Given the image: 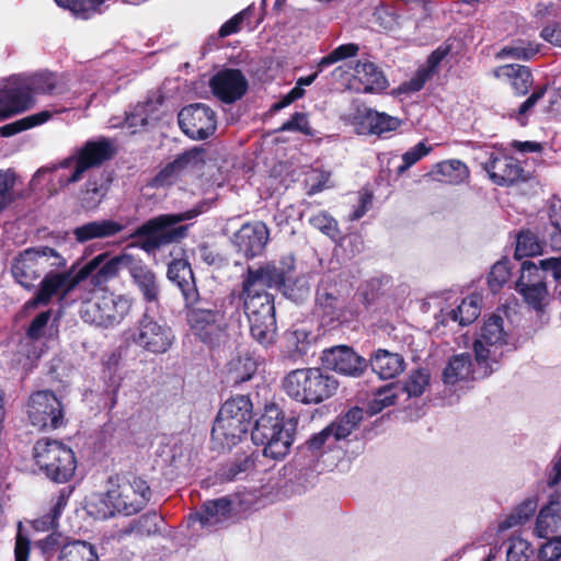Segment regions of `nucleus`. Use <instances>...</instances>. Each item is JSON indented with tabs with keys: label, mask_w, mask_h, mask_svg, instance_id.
Instances as JSON below:
<instances>
[{
	"label": "nucleus",
	"mask_w": 561,
	"mask_h": 561,
	"mask_svg": "<svg viewBox=\"0 0 561 561\" xmlns=\"http://www.w3.org/2000/svg\"><path fill=\"white\" fill-rule=\"evenodd\" d=\"M151 490L147 481L139 477L110 480L106 492L92 494L87 501V512L98 519L115 515L131 516L148 504Z\"/></svg>",
	"instance_id": "nucleus-1"
},
{
	"label": "nucleus",
	"mask_w": 561,
	"mask_h": 561,
	"mask_svg": "<svg viewBox=\"0 0 561 561\" xmlns=\"http://www.w3.org/2000/svg\"><path fill=\"white\" fill-rule=\"evenodd\" d=\"M112 145L108 140L88 141L60 163L37 170L33 176V182L48 174L50 188L57 191L79 182L89 169L101 165L112 157Z\"/></svg>",
	"instance_id": "nucleus-2"
},
{
	"label": "nucleus",
	"mask_w": 561,
	"mask_h": 561,
	"mask_svg": "<svg viewBox=\"0 0 561 561\" xmlns=\"http://www.w3.org/2000/svg\"><path fill=\"white\" fill-rule=\"evenodd\" d=\"M516 339L507 317L491 314L486 318L473 343L479 376H489L505 351L515 348Z\"/></svg>",
	"instance_id": "nucleus-3"
},
{
	"label": "nucleus",
	"mask_w": 561,
	"mask_h": 561,
	"mask_svg": "<svg viewBox=\"0 0 561 561\" xmlns=\"http://www.w3.org/2000/svg\"><path fill=\"white\" fill-rule=\"evenodd\" d=\"M62 92L64 88L58 76L48 71L14 79L9 87L0 90V119L30 108L34 104V93Z\"/></svg>",
	"instance_id": "nucleus-4"
},
{
	"label": "nucleus",
	"mask_w": 561,
	"mask_h": 561,
	"mask_svg": "<svg viewBox=\"0 0 561 561\" xmlns=\"http://www.w3.org/2000/svg\"><path fill=\"white\" fill-rule=\"evenodd\" d=\"M252 442L263 446L265 457L284 458L294 442L293 428L286 427L282 412L275 404L266 405L251 433Z\"/></svg>",
	"instance_id": "nucleus-5"
},
{
	"label": "nucleus",
	"mask_w": 561,
	"mask_h": 561,
	"mask_svg": "<svg viewBox=\"0 0 561 561\" xmlns=\"http://www.w3.org/2000/svg\"><path fill=\"white\" fill-rule=\"evenodd\" d=\"M284 389L298 402L318 404L334 394L337 381L320 368H302L291 370L285 377Z\"/></svg>",
	"instance_id": "nucleus-6"
},
{
	"label": "nucleus",
	"mask_w": 561,
	"mask_h": 561,
	"mask_svg": "<svg viewBox=\"0 0 561 561\" xmlns=\"http://www.w3.org/2000/svg\"><path fill=\"white\" fill-rule=\"evenodd\" d=\"M66 260L49 247L28 248L14 257L11 273L23 287L31 288L49 268H62Z\"/></svg>",
	"instance_id": "nucleus-7"
},
{
	"label": "nucleus",
	"mask_w": 561,
	"mask_h": 561,
	"mask_svg": "<svg viewBox=\"0 0 561 561\" xmlns=\"http://www.w3.org/2000/svg\"><path fill=\"white\" fill-rule=\"evenodd\" d=\"M131 306L133 299L128 296L98 291L82 302L80 316L84 322L113 328L128 316Z\"/></svg>",
	"instance_id": "nucleus-8"
},
{
	"label": "nucleus",
	"mask_w": 561,
	"mask_h": 561,
	"mask_svg": "<svg viewBox=\"0 0 561 561\" xmlns=\"http://www.w3.org/2000/svg\"><path fill=\"white\" fill-rule=\"evenodd\" d=\"M33 453L36 465L53 481L66 482L75 474L77 468L75 453L61 442L39 439Z\"/></svg>",
	"instance_id": "nucleus-9"
},
{
	"label": "nucleus",
	"mask_w": 561,
	"mask_h": 561,
	"mask_svg": "<svg viewBox=\"0 0 561 561\" xmlns=\"http://www.w3.org/2000/svg\"><path fill=\"white\" fill-rule=\"evenodd\" d=\"M198 214L199 211L192 209L179 214L159 215L141 225L133 236L146 237V241L142 243L141 248L146 251H150L182 239L186 233L187 226L176 225L193 219Z\"/></svg>",
	"instance_id": "nucleus-10"
},
{
	"label": "nucleus",
	"mask_w": 561,
	"mask_h": 561,
	"mask_svg": "<svg viewBox=\"0 0 561 561\" xmlns=\"http://www.w3.org/2000/svg\"><path fill=\"white\" fill-rule=\"evenodd\" d=\"M186 320L192 333L202 342L213 345L225 334L227 321L220 306L198 296L197 302L185 304Z\"/></svg>",
	"instance_id": "nucleus-11"
},
{
	"label": "nucleus",
	"mask_w": 561,
	"mask_h": 561,
	"mask_svg": "<svg viewBox=\"0 0 561 561\" xmlns=\"http://www.w3.org/2000/svg\"><path fill=\"white\" fill-rule=\"evenodd\" d=\"M294 266L295 260L291 255L284 256L279 264L267 262L257 267L250 266L243 276L242 289L245 293H267V288H285Z\"/></svg>",
	"instance_id": "nucleus-12"
},
{
	"label": "nucleus",
	"mask_w": 561,
	"mask_h": 561,
	"mask_svg": "<svg viewBox=\"0 0 561 561\" xmlns=\"http://www.w3.org/2000/svg\"><path fill=\"white\" fill-rule=\"evenodd\" d=\"M102 257V255L93 257L76 274L68 271H59L60 268H49L41 280V288L36 298L30 304H47L54 296H65L80 282L90 276V273L98 267Z\"/></svg>",
	"instance_id": "nucleus-13"
},
{
	"label": "nucleus",
	"mask_w": 561,
	"mask_h": 561,
	"mask_svg": "<svg viewBox=\"0 0 561 561\" xmlns=\"http://www.w3.org/2000/svg\"><path fill=\"white\" fill-rule=\"evenodd\" d=\"M174 339L172 329L164 322L151 317L147 310L130 334L134 344L157 355L167 353L171 348Z\"/></svg>",
	"instance_id": "nucleus-14"
},
{
	"label": "nucleus",
	"mask_w": 561,
	"mask_h": 561,
	"mask_svg": "<svg viewBox=\"0 0 561 561\" xmlns=\"http://www.w3.org/2000/svg\"><path fill=\"white\" fill-rule=\"evenodd\" d=\"M27 416L38 430H56L64 424V410L58 398L47 390L33 393L27 403Z\"/></svg>",
	"instance_id": "nucleus-15"
},
{
	"label": "nucleus",
	"mask_w": 561,
	"mask_h": 561,
	"mask_svg": "<svg viewBox=\"0 0 561 561\" xmlns=\"http://www.w3.org/2000/svg\"><path fill=\"white\" fill-rule=\"evenodd\" d=\"M548 271H543L530 261H524L520 266V276L516 283V289L525 301L536 310H542L549 301V294L543 282Z\"/></svg>",
	"instance_id": "nucleus-16"
},
{
	"label": "nucleus",
	"mask_w": 561,
	"mask_h": 561,
	"mask_svg": "<svg viewBox=\"0 0 561 561\" xmlns=\"http://www.w3.org/2000/svg\"><path fill=\"white\" fill-rule=\"evenodd\" d=\"M179 125L190 138L206 139L216 129V115L205 104H191L179 113Z\"/></svg>",
	"instance_id": "nucleus-17"
},
{
	"label": "nucleus",
	"mask_w": 561,
	"mask_h": 561,
	"mask_svg": "<svg viewBox=\"0 0 561 561\" xmlns=\"http://www.w3.org/2000/svg\"><path fill=\"white\" fill-rule=\"evenodd\" d=\"M302 450L317 461L319 470H331L341 457V446L327 426L313 434L304 444Z\"/></svg>",
	"instance_id": "nucleus-18"
},
{
	"label": "nucleus",
	"mask_w": 561,
	"mask_h": 561,
	"mask_svg": "<svg viewBox=\"0 0 561 561\" xmlns=\"http://www.w3.org/2000/svg\"><path fill=\"white\" fill-rule=\"evenodd\" d=\"M335 78L352 76L353 80L359 84L357 88L364 92H379L387 88V79L383 72L370 61H357L355 66L348 64L341 65L333 70Z\"/></svg>",
	"instance_id": "nucleus-19"
},
{
	"label": "nucleus",
	"mask_w": 561,
	"mask_h": 561,
	"mask_svg": "<svg viewBox=\"0 0 561 561\" xmlns=\"http://www.w3.org/2000/svg\"><path fill=\"white\" fill-rule=\"evenodd\" d=\"M270 240V230L262 221L244 224L234 234L232 243L245 259L261 255Z\"/></svg>",
	"instance_id": "nucleus-20"
},
{
	"label": "nucleus",
	"mask_w": 561,
	"mask_h": 561,
	"mask_svg": "<svg viewBox=\"0 0 561 561\" xmlns=\"http://www.w3.org/2000/svg\"><path fill=\"white\" fill-rule=\"evenodd\" d=\"M321 360L325 368L352 377L362 375L367 366L366 359L346 345H337L324 350Z\"/></svg>",
	"instance_id": "nucleus-21"
},
{
	"label": "nucleus",
	"mask_w": 561,
	"mask_h": 561,
	"mask_svg": "<svg viewBox=\"0 0 561 561\" xmlns=\"http://www.w3.org/2000/svg\"><path fill=\"white\" fill-rule=\"evenodd\" d=\"M209 87L217 99L231 104L245 94L248 80L239 69L226 68L210 79Z\"/></svg>",
	"instance_id": "nucleus-22"
},
{
	"label": "nucleus",
	"mask_w": 561,
	"mask_h": 561,
	"mask_svg": "<svg viewBox=\"0 0 561 561\" xmlns=\"http://www.w3.org/2000/svg\"><path fill=\"white\" fill-rule=\"evenodd\" d=\"M205 163V150L194 147L179 156L174 161L167 164L152 180L157 187L173 184L181 175L198 170Z\"/></svg>",
	"instance_id": "nucleus-23"
},
{
	"label": "nucleus",
	"mask_w": 561,
	"mask_h": 561,
	"mask_svg": "<svg viewBox=\"0 0 561 561\" xmlns=\"http://www.w3.org/2000/svg\"><path fill=\"white\" fill-rule=\"evenodd\" d=\"M490 179L497 185H511L523 176V168L513 157L491 152L483 163Z\"/></svg>",
	"instance_id": "nucleus-24"
},
{
	"label": "nucleus",
	"mask_w": 561,
	"mask_h": 561,
	"mask_svg": "<svg viewBox=\"0 0 561 561\" xmlns=\"http://www.w3.org/2000/svg\"><path fill=\"white\" fill-rule=\"evenodd\" d=\"M357 130L363 135H376L387 137L401 126V119L385 112L373 108H364L357 115Z\"/></svg>",
	"instance_id": "nucleus-25"
},
{
	"label": "nucleus",
	"mask_w": 561,
	"mask_h": 561,
	"mask_svg": "<svg viewBox=\"0 0 561 561\" xmlns=\"http://www.w3.org/2000/svg\"><path fill=\"white\" fill-rule=\"evenodd\" d=\"M479 364L476 360V366L472 365L469 354H458L453 356L443 370V380L446 387L453 391L461 388V385L470 379L484 378L479 376Z\"/></svg>",
	"instance_id": "nucleus-26"
},
{
	"label": "nucleus",
	"mask_w": 561,
	"mask_h": 561,
	"mask_svg": "<svg viewBox=\"0 0 561 561\" xmlns=\"http://www.w3.org/2000/svg\"><path fill=\"white\" fill-rule=\"evenodd\" d=\"M482 298L480 294H471L461 299L455 308H444L436 317L438 324L447 325L449 322H457L459 325H468L476 321L481 312Z\"/></svg>",
	"instance_id": "nucleus-27"
},
{
	"label": "nucleus",
	"mask_w": 561,
	"mask_h": 561,
	"mask_svg": "<svg viewBox=\"0 0 561 561\" xmlns=\"http://www.w3.org/2000/svg\"><path fill=\"white\" fill-rule=\"evenodd\" d=\"M128 274L133 284L147 302H157L160 296V286L156 273L138 256H134Z\"/></svg>",
	"instance_id": "nucleus-28"
},
{
	"label": "nucleus",
	"mask_w": 561,
	"mask_h": 561,
	"mask_svg": "<svg viewBox=\"0 0 561 561\" xmlns=\"http://www.w3.org/2000/svg\"><path fill=\"white\" fill-rule=\"evenodd\" d=\"M245 425H240L222 415L219 411L211 430V440L214 448L225 450L236 446L248 432Z\"/></svg>",
	"instance_id": "nucleus-29"
},
{
	"label": "nucleus",
	"mask_w": 561,
	"mask_h": 561,
	"mask_svg": "<svg viewBox=\"0 0 561 561\" xmlns=\"http://www.w3.org/2000/svg\"><path fill=\"white\" fill-rule=\"evenodd\" d=\"M168 278L181 290L185 304L198 300V290L190 263L184 259L173 260L168 266Z\"/></svg>",
	"instance_id": "nucleus-30"
},
{
	"label": "nucleus",
	"mask_w": 561,
	"mask_h": 561,
	"mask_svg": "<svg viewBox=\"0 0 561 561\" xmlns=\"http://www.w3.org/2000/svg\"><path fill=\"white\" fill-rule=\"evenodd\" d=\"M448 47H438L427 58L426 62L422 65L415 75L408 81L402 82L399 88V93H413L422 90L425 83L438 71L439 64L448 55Z\"/></svg>",
	"instance_id": "nucleus-31"
},
{
	"label": "nucleus",
	"mask_w": 561,
	"mask_h": 561,
	"mask_svg": "<svg viewBox=\"0 0 561 561\" xmlns=\"http://www.w3.org/2000/svg\"><path fill=\"white\" fill-rule=\"evenodd\" d=\"M236 503L228 497L206 502L202 512L190 516L193 527L198 524L202 528H209L226 520L233 510Z\"/></svg>",
	"instance_id": "nucleus-32"
},
{
	"label": "nucleus",
	"mask_w": 561,
	"mask_h": 561,
	"mask_svg": "<svg viewBox=\"0 0 561 561\" xmlns=\"http://www.w3.org/2000/svg\"><path fill=\"white\" fill-rule=\"evenodd\" d=\"M371 369L381 379H392L399 376L405 368V362L401 354L388 350L378 348L369 359Z\"/></svg>",
	"instance_id": "nucleus-33"
},
{
	"label": "nucleus",
	"mask_w": 561,
	"mask_h": 561,
	"mask_svg": "<svg viewBox=\"0 0 561 561\" xmlns=\"http://www.w3.org/2000/svg\"><path fill=\"white\" fill-rule=\"evenodd\" d=\"M126 225L113 219L94 220L77 227L73 230L76 240L87 242L92 239H104L118 234Z\"/></svg>",
	"instance_id": "nucleus-34"
},
{
	"label": "nucleus",
	"mask_w": 561,
	"mask_h": 561,
	"mask_svg": "<svg viewBox=\"0 0 561 561\" xmlns=\"http://www.w3.org/2000/svg\"><path fill=\"white\" fill-rule=\"evenodd\" d=\"M430 175L438 182H443L450 185H459L470 176V171L466 163L458 159H449L436 163Z\"/></svg>",
	"instance_id": "nucleus-35"
},
{
	"label": "nucleus",
	"mask_w": 561,
	"mask_h": 561,
	"mask_svg": "<svg viewBox=\"0 0 561 561\" xmlns=\"http://www.w3.org/2000/svg\"><path fill=\"white\" fill-rule=\"evenodd\" d=\"M494 77L506 79L518 95H525L533 85V76L528 67L522 65H505L496 68Z\"/></svg>",
	"instance_id": "nucleus-36"
},
{
	"label": "nucleus",
	"mask_w": 561,
	"mask_h": 561,
	"mask_svg": "<svg viewBox=\"0 0 561 561\" xmlns=\"http://www.w3.org/2000/svg\"><path fill=\"white\" fill-rule=\"evenodd\" d=\"M102 261L91 273L90 276L93 277L94 283L100 284L110 278L115 277L119 271L126 270L128 272L129 266L133 262L135 255L125 251L118 255L113 256L110 260H106L105 254H101Z\"/></svg>",
	"instance_id": "nucleus-37"
},
{
	"label": "nucleus",
	"mask_w": 561,
	"mask_h": 561,
	"mask_svg": "<svg viewBox=\"0 0 561 561\" xmlns=\"http://www.w3.org/2000/svg\"><path fill=\"white\" fill-rule=\"evenodd\" d=\"M358 50H359L358 45L353 44V43L343 44V45L337 46L330 54H328L327 56L322 57L319 60V62L317 65L318 70L314 73L307 76V77L299 78L297 81V84L300 85L302 89H304V87L310 85L316 80L319 72L323 71L325 68H328L339 61L345 60L351 57H355L357 55Z\"/></svg>",
	"instance_id": "nucleus-38"
},
{
	"label": "nucleus",
	"mask_w": 561,
	"mask_h": 561,
	"mask_svg": "<svg viewBox=\"0 0 561 561\" xmlns=\"http://www.w3.org/2000/svg\"><path fill=\"white\" fill-rule=\"evenodd\" d=\"M560 522L561 504L558 501H550L539 511L534 534L538 538H548L557 531Z\"/></svg>",
	"instance_id": "nucleus-39"
},
{
	"label": "nucleus",
	"mask_w": 561,
	"mask_h": 561,
	"mask_svg": "<svg viewBox=\"0 0 561 561\" xmlns=\"http://www.w3.org/2000/svg\"><path fill=\"white\" fill-rule=\"evenodd\" d=\"M243 307L248 318L275 314L273 297L268 293H245L242 289Z\"/></svg>",
	"instance_id": "nucleus-40"
},
{
	"label": "nucleus",
	"mask_w": 561,
	"mask_h": 561,
	"mask_svg": "<svg viewBox=\"0 0 561 561\" xmlns=\"http://www.w3.org/2000/svg\"><path fill=\"white\" fill-rule=\"evenodd\" d=\"M538 507V497L531 495L515 506V508L499 524V530H507L525 525Z\"/></svg>",
	"instance_id": "nucleus-41"
},
{
	"label": "nucleus",
	"mask_w": 561,
	"mask_h": 561,
	"mask_svg": "<svg viewBox=\"0 0 561 561\" xmlns=\"http://www.w3.org/2000/svg\"><path fill=\"white\" fill-rule=\"evenodd\" d=\"M224 416L239 422L249 428L252 419V403L245 396H237L227 400L219 410Z\"/></svg>",
	"instance_id": "nucleus-42"
},
{
	"label": "nucleus",
	"mask_w": 561,
	"mask_h": 561,
	"mask_svg": "<svg viewBox=\"0 0 561 561\" xmlns=\"http://www.w3.org/2000/svg\"><path fill=\"white\" fill-rule=\"evenodd\" d=\"M363 414L364 412L362 409L352 408L344 415L330 423L327 427L340 444L341 440L347 438L357 428L358 424L363 420Z\"/></svg>",
	"instance_id": "nucleus-43"
},
{
	"label": "nucleus",
	"mask_w": 561,
	"mask_h": 561,
	"mask_svg": "<svg viewBox=\"0 0 561 561\" xmlns=\"http://www.w3.org/2000/svg\"><path fill=\"white\" fill-rule=\"evenodd\" d=\"M59 561H99V554L92 543L72 540L62 545Z\"/></svg>",
	"instance_id": "nucleus-44"
},
{
	"label": "nucleus",
	"mask_w": 561,
	"mask_h": 561,
	"mask_svg": "<svg viewBox=\"0 0 561 561\" xmlns=\"http://www.w3.org/2000/svg\"><path fill=\"white\" fill-rule=\"evenodd\" d=\"M248 320L253 339L263 345H270L274 342L276 335L275 314L267 317H250Z\"/></svg>",
	"instance_id": "nucleus-45"
},
{
	"label": "nucleus",
	"mask_w": 561,
	"mask_h": 561,
	"mask_svg": "<svg viewBox=\"0 0 561 561\" xmlns=\"http://www.w3.org/2000/svg\"><path fill=\"white\" fill-rule=\"evenodd\" d=\"M401 394H403V388L399 383H390L379 388L369 401L368 409L370 414H377L383 409L396 404Z\"/></svg>",
	"instance_id": "nucleus-46"
},
{
	"label": "nucleus",
	"mask_w": 561,
	"mask_h": 561,
	"mask_svg": "<svg viewBox=\"0 0 561 561\" xmlns=\"http://www.w3.org/2000/svg\"><path fill=\"white\" fill-rule=\"evenodd\" d=\"M153 106L154 104L152 102L138 104L133 112L126 115L124 121H121L119 118H112L110 121L111 127H127L131 129V133H135V128L148 124Z\"/></svg>",
	"instance_id": "nucleus-47"
},
{
	"label": "nucleus",
	"mask_w": 561,
	"mask_h": 561,
	"mask_svg": "<svg viewBox=\"0 0 561 561\" xmlns=\"http://www.w3.org/2000/svg\"><path fill=\"white\" fill-rule=\"evenodd\" d=\"M60 111H42L39 113L23 117L19 121H15L13 123L7 124L2 127H0V135L3 137H10L13 136L20 131L26 130L28 128H32L34 126H38L47 122L55 113H59Z\"/></svg>",
	"instance_id": "nucleus-48"
},
{
	"label": "nucleus",
	"mask_w": 561,
	"mask_h": 561,
	"mask_svg": "<svg viewBox=\"0 0 561 561\" xmlns=\"http://www.w3.org/2000/svg\"><path fill=\"white\" fill-rule=\"evenodd\" d=\"M105 0H55L65 9H68L75 16L87 20L99 12V8Z\"/></svg>",
	"instance_id": "nucleus-49"
},
{
	"label": "nucleus",
	"mask_w": 561,
	"mask_h": 561,
	"mask_svg": "<svg viewBox=\"0 0 561 561\" xmlns=\"http://www.w3.org/2000/svg\"><path fill=\"white\" fill-rule=\"evenodd\" d=\"M549 244L561 251V201H554L549 208V226L546 228Z\"/></svg>",
	"instance_id": "nucleus-50"
},
{
	"label": "nucleus",
	"mask_w": 561,
	"mask_h": 561,
	"mask_svg": "<svg viewBox=\"0 0 561 561\" xmlns=\"http://www.w3.org/2000/svg\"><path fill=\"white\" fill-rule=\"evenodd\" d=\"M506 561H528L534 554L531 543L519 537L512 536L505 541Z\"/></svg>",
	"instance_id": "nucleus-51"
},
{
	"label": "nucleus",
	"mask_w": 561,
	"mask_h": 561,
	"mask_svg": "<svg viewBox=\"0 0 561 561\" xmlns=\"http://www.w3.org/2000/svg\"><path fill=\"white\" fill-rule=\"evenodd\" d=\"M538 53V46L525 41H516L510 45L504 46L497 54L496 57L500 59L513 58L528 60Z\"/></svg>",
	"instance_id": "nucleus-52"
},
{
	"label": "nucleus",
	"mask_w": 561,
	"mask_h": 561,
	"mask_svg": "<svg viewBox=\"0 0 561 561\" xmlns=\"http://www.w3.org/2000/svg\"><path fill=\"white\" fill-rule=\"evenodd\" d=\"M308 221L313 228L328 236L331 240L337 241L341 239L337 221L327 211H319L310 216Z\"/></svg>",
	"instance_id": "nucleus-53"
},
{
	"label": "nucleus",
	"mask_w": 561,
	"mask_h": 561,
	"mask_svg": "<svg viewBox=\"0 0 561 561\" xmlns=\"http://www.w3.org/2000/svg\"><path fill=\"white\" fill-rule=\"evenodd\" d=\"M256 370V363L250 356L239 357L230 363V371L234 382L248 381Z\"/></svg>",
	"instance_id": "nucleus-54"
},
{
	"label": "nucleus",
	"mask_w": 561,
	"mask_h": 561,
	"mask_svg": "<svg viewBox=\"0 0 561 561\" xmlns=\"http://www.w3.org/2000/svg\"><path fill=\"white\" fill-rule=\"evenodd\" d=\"M67 505V497L65 495H59L53 505L50 513L47 515H44L41 518H37L34 522V527L37 530H50L54 529L57 526V520L61 515V512Z\"/></svg>",
	"instance_id": "nucleus-55"
},
{
	"label": "nucleus",
	"mask_w": 561,
	"mask_h": 561,
	"mask_svg": "<svg viewBox=\"0 0 561 561\" xmlns=\"http://www.w3.org/2000/svg\"><path fill=\"white\" fill-rule=\"evenodd\" d=\"M430 375L425 369H417L413 371L405 383L401 386L403 393H407L409 398L421 396L425 388L428 386Z\"/></svg>",
	"instance_id": "nucleus-56"
},
{
	"label": "nucleus",
	"mask_w": 561,
	"mask_h": 561,
	"mask_svg": "<svg viewBox=\"0 0 561 561\" xmlns=\"http://www.w3.org/2000/svg\"><path fill=\"white\" fill-rule=\"evenodd\" d=\"M541 252V245L536 236L531 232H520L517 236L515 256L522 259L526 256L537 255Z\"/></svg>",
	"instance_id": "nucleus-57"
},
{
	"label": "nucleus",
	"mask_w": 561,
	"mask_h": 561,
	"mask_svg": "<svg viewBox=\"0 0 561 561\" xmlns=\"http://www.w3.org/2000/svg\"><path fill=\"white\" fill-rule=\"evenodd\" d=\"M511 276L508 261L496 262L489 274L488 284L493 293L500 290Z\"/></svg>",
	"instance_id": "nucleus-58"
},
{
	"label": "nucleus",
	"mask_w": 561,
	"mask_h": 561,
	"mask_svg": "<svg viewBox=\"0 0 561 561\" xmlns=\"http://www.w3.org/2000/svg\"><path fill=\"white\" fill-rule=\"evenodd\" d=\"M317 302L322 316L328 317L329 321L340 320L339 300L336 297L327 291L319 290Z\"/></svg>",
	"instance_id": "nucleus-59"
},
{
	"label": "nucleus",
	"mask_w": 561,
	"mask_h": 561,
	"mask_svg": "<svg viewBox=\"0 0 561 561\" xmlns=\"http://www.w3.org/2000/svg\"><path fill=\"white\" fill-rule=\"evenodd\" d=\"M432 150V147L426 146L425 142L421 141L402 154L403 163L398 167V173L402 174L423 157L427 156Z\"/></svg>",
	"instance_id": "nucleus-60"
},
{
	"label": "nucleus",
	"mask_w": 561,
	"mask_h": 561,
	"mask_svg": "<svg viewBox=\"0 0 561 561\" xmlns=\"http://www.w3.org/2000/svg\"><path fill=\"white\" fill-rule=\"evenodd\" d=\"M330 173L319 170L311 171L306 178L308 195L317 194L329 187Z\"/></svg>",
	"instance_id": "nucleus-61"
},
{
	"label": "nucleus",
	"mask_w": 561,
	"mask_h": 561,
	"mask_svg": "<svg viewBox=\"0 0 561 561\" xmlns=\"http://www.w3.org/2000/svg\"><path fill=\"white\" fill-rule=\"evenodd\" d=\"M280 131H298L305 135H312L309 126L308 117L305 113H295L290 119L285 122L280 127Z\"/></svg>",
	"instance_id": "nucleus-62"
},
{
	"label": "nucleus",
	"mask_w": 561,
	"mask_h": 561,
	"mask_svg": "<svg viewBox=\"0 0 561 561\" xmlns=\"http://www.w3.org/2000/svg\"><path fill=\"white\" fill-rule=\"evenodd\" d=\"M103 196L102 187L96 186L95 183L88 182L85 190L81 193V204L85 209H94L101 203Z\"/></svg>",
	"instance_id": "nucleus-63"
},
{
	"label": "nucleus",
	"mask_w": 561,
	"mask_h": 561,
	"mask_svg": "<svg viewBox=\"0 0 561 561\" xmlns=\"http://www.w3.org/2000/svg\"><path fill=\"white\" fill-rule=\"evenodd\" d=\"M539 264L543 271L550 272L552 277L557 282L556 295L558 299L561 301V256L540 260Z\"/></svg>",
	"instance_id": "nucleus-64"
}]
</instances>
